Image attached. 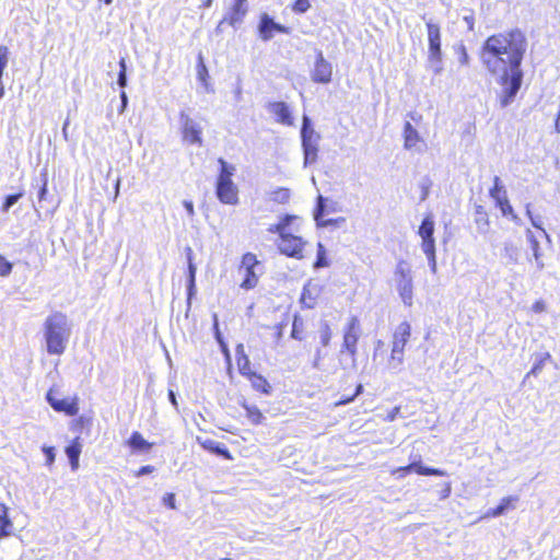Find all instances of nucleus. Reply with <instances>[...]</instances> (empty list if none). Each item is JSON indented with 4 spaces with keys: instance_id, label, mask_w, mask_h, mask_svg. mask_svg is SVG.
I'll return each mask as SVG.
<instances>
[{
    "instance_id": "16",
    "label": "nucleus",
    "mask_w": 560,
    "mask_h": 560,
    "mask_svg": "<svg viewBox=\"0 0 560 560\" xmlns=\"http://www.w3.org/2000/svg\"><path fill=\"white\" fill-rule=\"evenodd\" d=\"M269 112L275 116L277 122L284 126H292L294 122L290 107L287 103L278 101L268 104Z\"/></svg>"
},
{
    "instance_id": "13",
    "label": "nucleus",
    "mask_w": 560,
    "mask_h": 560,
    "mask_svg": "<svg viewBox=\"0 0 560 560\" xmlns=\"http://www.w3.org/2000/svg\"><path fill=\"white\" fill-rule=\"evenodd\" d=\"M425 26L428 32L429 59L432 62L440 63L442 61L441 28L438 24L432 22H428Z\"/></svg>"
},
{
    "instance_id": "22",
    "label": "nucleus",
    "mask_w": 560,
    "mask_h": 560,
    "mask_svg": "<svg viewBox=\"0 0 560 560\" xmlns=\"http://www.w3.org/2000/svg\"><path fill=\"white\" fill-rule=\"evenodd\" d=\"M82 452L80 438H74L67 446L66 454L69 458L71 469L75 471L79 468V458Z\"/></svg>"
},
{
    "instance_id": "24",
    "label": "nucleus",
    "mask_w": 560,
    "mask_h": 560,
    "mask_svg": "<svg viewBox=\"0 0 560 560\" xmlns=\"http://www.w3.org/2000/svg\"><path fill=\"white\" fill-rule=\"evenodd\" d=\"M13 522L9 515V508L0 503V540L13 534Z\"/></svg>"
},
{
    "instance_id": "27",
    "label": "nucleus",
    "mask_w": 560,
    "mask_h": 560,
    "mask_svg": "<svg viewBox=\"0 0 560 560\" xmlns=\"http://www.w3.org/2000/svg\"><path fill=\"white\" fill-rule=\"evenodd\" d=\"M241 406L245 410L246 417L252 424L259 425L264 422L265 417L257 406L250 405L246 401H243Z\"/></svg>"
},
{
    "instance_id": "38",
    "label": "nucleus",
    "mask_w": 560,
    "mask_h": 560,
    "mask_svg": "<svg viewBox=\"0 0 560 560\" xmlns=\"http://www.w3.org/2000/svg\"><path fill=\"white\" fill-rule=\"evenodd\" d=\"M290 199V190L288 188H278L272 191V200L279 203H287Z\"/></svg>"
},
{
    "instance_id": "57",
    "label": "nucleus",
    "mask_w": 560,
    "mask_h": 560,
    "mask_svg": "<svg viewBox=\"0 0 560 560\" xmlns=\"http://www.w3.org/2000/svg\"><path fill=\"white\" fill-rule=\"evenodd\" d=\"M277 329H278V337H280V336H281V334H282L283 324H279V325H277Z\"/></svg>"
},
{
    "instance_id": "20",
    "label": "nucleus",
    "mask_w": 560,
    "mask_h": 560,
    "mask_svg": "<svg viewBox=\"0 0 560 560\" xmlns=\"http://www.w3.org/2000/svg\"><path fill=\"white\" fill-rule=\"evenodd\" d=\"M404 148L407 150H411L417 148L420 143H422V139L417 131V129L409 122H405L404 125Z\"/></svg>"
},
{
    "instance_id": "2",
    "label": "nucleus",
    "mask_w": 560,
    "mask_h": 560,
    "mask_svg": "<svg viewBox=\"0 0 560 560\" xmlns=\"http://www.w3.org/2000/svg\"><path fill=\"white\" fill-rule=\"evenodd\" d=\"M296 220H299V217L295 214H284L277 223L268 228V232L278 234L279 241L277 246L282 255L290 258L303 259L306 242L298 233V229L291 226Z\"/></svg>"
},
{
    "instance_id": "52",
    "label": "nucleus",
    "mask_w": 560,
    "mask_h": 560,
    "mask_svg": "<svg viewBox=\"0 0 560 560\" xmlns=\"http://www.w3.org/2000/svg\"><path fill=\"white\" fill-rule=\"evenodd\" d=\"M198 75H199V79L202 80V81H205L206 77L208 75L207 67L202 62L201 58H200V62L198 65Z\"/></svg>"
},
{
    "instance_id": "8",
    "label": "nucleus",
    "mask_w": 560,
    "mask_h": 560,
    "mask_svg": "<svg viewBox=\"0 0 560 560\" xmlns=\"http://www.w3.org/2000/svg\"><path fill=\"white\" fill-rule=\"evenodd\" d=\"M434 220L431 214L423 218L418 234L421 237V248L425 254L428 260L435 265V240H434Z\"/></svg>"
},
{
    "instance_id": "7",
    "label": "nucleus",
    "mask_w": 560,
    "mask_h": 560,
    "mask_svg": "<svg viewBox=\"0 0 560 560\" xmlns=\"http://www.w3.org/2000/svg\"><path fill=\"white\" fill-rule=\"evenodd\" d=\"M396 290L402 303L410 307L413 304V283L411 269L405 260L397 262L395 271Z\"/></svg>"
},
{
    "instance_id": "46",
    "label": "nucleus",
    "mask_w": 560,
    "mask_h": 560,
    "mask_svg": "<svg viewBox=\"0 0 560 560\" xmlns=\"http://www.w3.org/2000/svg\"><path fill=\"white\" fill-rule=\"evenodd\" d=\"M43 452L46 456V464L51 466L55 462V448L52 446H44Z\"/></svg>"
},
{
    "instance_id": "47",
    "label": "nucleus",
    "mask_w": 560,
    "mask_h": 560,
    "mask_svg": "<svg viewBox=\"0 0 560 560\" xmlns=\"http://www.w3.org/2000/svg\"><path fill=\"white\" fill-rule=\"evenodd\" d=\"M48 192V179L46 174H44L43 183L38 191V201H43L46 199V195Z\"/></svg>"
},
{
    "instance_id": "4",
    "label": "nucleus",
    "mask_w": 560,
    "mask_h": 560,
    "mask_svg": "<svg viewBox=\"0 0 560 560\" xmlns=\"http://www.w3.org/2000/svg\"><path fill=\"white\" fill-rule=\"evenodd\" d=\"M220 165L215 184V195L220 202L234 206L238 202V188L233 183L235 167L228 164L222 158L218 159Z\"/></svg>"
},
{
    "instance_id": "12",
    "label": "nucleus",
    "mask_w": 560,
    "mask_h": 560,
    "mask_svg": "<svg viewBox=\"0 0 560 560\" xmlns=\"http://www.w3.org/2000/svg\"><path fill=\"white\" fill-rule=\"evenodd\" d=\"M311 79L315 83L328 84L332 79V67L324 57L323 51H317Z\"/></svg>"
},
{
    "instance_id": "35",
    "label": "nucleus",
    "mask_w": 560,
    "mask_h": 560,
    "mask_svg": "<svg viewBox=\"0 0 560 560\" xmlns=\"http://www.w3.org/2000/svg\"><path fill=\"white\" fill-rule=\"evenodd\" d=\"M551 360V354L549 352H545L540 354L536 362L534 363L533 368L528 372V375H537L540 373V371L544 369L545 364Z\"/></svg>"
},
{
    "instance_id": "30",
    "label": "nucleus",
    "mask_w": 560,
    "mask_h": 560,
    "mask_svg": "<svg viewBox=\"0 0 560 560\" xmlns=\"http://www.w3.org/2000/svg\"><path fill=\"white\" fill-rule=\"evenodd\" d=\"M302 142H317V135L314 129L311 127V122L307 116L303 117V126L301 130Z\"/></svg>"
},
{
    "instance_id": "43",
    "label": "nucleus",
    "mask_w": 560,
    "mask_h": 560,
    "mask_svg": "<svg viewBox=\"0 0 560 560\" xmlns=\"http://www.w3.org/2000/svg\"><path fill=\"white\" fill-rule=\"evenodd\" d=\"M13 265L0 255V277H7L11 273Z\"/></svg>"
},
{
    "instance_id": "45",
    "label": "nucleus",
    "mask_w": 560,
    "mask_h": 560,
    "mask_svg": "<svg viewBox=\"0 0 560 560\" xmlns=\"http://www.w3.org/2000/svg\"><path fill=\"white\" fill-rule=\"evenodd\" d=\"M214 328H215V332H217V338L222 347V352L224 353L226 360L230 361V350H229L228 346L221 339L220 331L218 328V319H217L215 315H214Z\"/></svg>"
},
{
    "instance_id": "19",
    "label": "nucleus",
    "mask_w": 560,
    "mask_h": 560,
    "mask_svg": "<svg viewBox=\"0 0 560 560\" xmlns=\"http://www.w3.org/2000/svg\"><path fill=\"white\" fill-rule=\"evenodd\" d=\"M245 378L250 383L252 388L261 394V395H270L273 390L272 385L269 381L260 373L253 371L245 376Z\"/></svg>"
},
{
    "instance_id": "39",
    "label": "nucleus",
    "mask_w": 560,
    "mask_h": 560,
    "mask_svg": "<svg viewBox=\"0 0 560 560\" xmlns=\"http://www.w3.org/2000/svg\"><path fill=\"white\" fill-rule=\"evenodd\" d=\"M23 196V191H20V192H16V194H12V195H8L2 205H1V211L2 212H7L9 211V209L20 199L22 198Z\"/></svg>"
},
{
    "instance_id": "31",
    "label": "nucleus",
    "mask_w": 560,
    "mask_h": 560,
    "mask_svg": "<svg viewBox=\"0 0 560 560\" xmlns=\"http://www.w3.org/2000/svg\"><path fill=\"white\" fill-rule=\"evenodd\" d=\"M291 337L296 340H303L305 338L304 323L299 315H294L292 322Z\"/></svg>"
},
{
    "instance_id": "56",
    "label": "nucleus",
    "mask_w": 560,
    "mask_h": 560,
    "mask_svg": "<svg viewBox=\"0 0 560 560\" xmlns=\"http://www.w3.org/2000/svg\"><path fill=\"white\" fill-rule=\"evenodd\" d=\"M120 97H121V101H122V105L125 106L126 103H127V95H126V93L124 91L120 93Z\"/></svg>"
},
{
    "instance_id": "21",
    "label": "nucleus",
    "mask_w": 560,
    "mask_h": 560,
    "mask_svg": "<svg viewBox=\"0 0 560 560\" xmlns=\"http://www.w3.org/2000/svg\"><path fill=\"white\" fill-rule=\"evenodd\" d=\"M235 352V360L238 372L242 376L245 377L247 374L254 371L252 369L250 360L246 354L244 346L242 343L236 346Z\"/></svg>"
},
{
    "instance_id": "3",
    "label": "nucleus",
    "mask_w": 560,
    "mask_h": 560,
    "mask_svg": "<svg viewBox=\"0 0 560 560\" xmlns=\"http://www.w3.org/2000/svg\"><path fill=\"white\" fill-rule=\"evenodd\" d=\"M45 340L49 354L60 355L65 352L69 337L67 316L56 312L45 322Z\"/></svg>"
},
{
    "instance_id": "18",
    "label": "nucleus",
    "mask_w": 560,
    "mask_h": 560,
    "mask_svg": "<svg viewBox=\"0 0 560 560\" xmlns=\"http://www.w3.org/2000/svg\"><path fill=\"white\" fill-rule=\"evenodd\" d=\"M125 443L133 454L148 453L154 445V443L147 441L139 431H133Z\"/></svg>"
},
{
    "instance_id": "14",
    "label": "nucleus",
    "mask_w": 560,
    "mask_h": 560,
    "mask_svg": "<svg viewBox=\"0 0 560 560\" xmlns=\"http://www.w3.org/2000/svg\"><path fill=\"white\" fill-rule=\"evenodd\" d=\"M411 470L417 472L421 476H438V477H444L446 476V471L433 468V467H424L420 463H410L406 466H400L392 469L390 474L393 476H396L398 478L406 477Z\"/></svg>"
},
{
    "instance_id": "61",
    "label": "nucleus",
    "mask_w": 560,
    "mask_h": 560,
    "mask_svg": "<svg viewBox=\"0 0 560 560\" xmlns=\"http://www.w3.org/2000/svg\"><path fill=\"white\" fill-rule=\"evenodd\" d=\"M220 560H232V559H229V558H222V559H220Z\"/></svg>"
},
{
    "instance_id": "48",
    "label": "nucleus",
    "mask_w": 560,
    "mask_h": 560,
    "mask_svg": "<svg viewBox=\"0 0 560 560\" xmlns=\"http://www.w3.org/2000/svg\"><path fill=\"white\" fill-rule=\"evenodd\" d=\"M547 310V305H546V302L544 300H536L533 304H532V311L536 314H539V313H544L546 312Z\"/></svg>"
},
{
    "instance_id": "51",
    "label": "nucleus",
    "mask_w": 560,
    "mask_h": 560,
    "mask_svg": "<svg viewBox=\"0 0 560 560\" xmlns=\"http://www.w3.org/2000/svg\"><path fill=\"white\" fill-rule=\"evenodd\" d=\"M154 471V467L151 465H145L140 467L138 470L133 472L135 477H141L143 475H148Z\"/></svg>"
},
{
    "instance_id": "26",
    "label": "nucleus",
    "mask_w": 560,
    "mask_h": 560,
    "mask_svg": "<svg viewBox=\"0 0 560 560\" xmlns=\"http://www.w3.org/2000/svg\"><path fill=\"white\" fill-rule=\"evenodd\" d=\"M200 445L203 450L208 451L209 453L219 455L228 460L233 459L231 452L223 444L217 443L215 441L212 440H206L201 442Z\"/></svg>"
},
{
    "instance_id": "6",
    "label": "nucleus",
    "mask_w": 560,
    "mask_h": 560,
    "mask_svg": "<svg viewBox=\"0 0 560 560\" xmlns=\"http://www.w3.org/2000/svg\"><path fill=\"white\" fill-rule=\"evenodd\" d=\"M411 337V326L408 322H401L393 332L392 349L388 358L390 368H397L402 364L405 348Z\"/></svg>"
},
{
    "instance_id": "59",
    "label": "nucleus",
    "mask_w": 560,
    "mask_h": 560,
    "mask_svg": "<svg viewBox=\"0 0 560 560\" xmlns=\"http://www.w3.org/2000/svg\"><path fill=\"white\" fill-rule=\"evenodd\" d=\"M170 397H171L172 402L175 404L176 400H175V395L173 392H170Z\"/></svg>"
},
{
    "instance_id": "23",
    "label": "nucleus",
    "mask_w": 560,
    "mask_h": 560,
    "mask_svg": "<svg viewBox=\"0 0 560 560\" xmlns=\"http://www.w3.org/2000/svg\"><path fill=\"white\" fill-rule=\"evenodd\" d=\"M517 501H518V497H516V495L505 497V498L501 499L500 503L495 508L489 509L486 512L485 517L490 518V517L500 516V515L504 514L509 509H513Z\"/></svg>"
},
{
    "instance_id": "42",
    "label": "nucleus",
    "mask_w": 560,
    "mask_h": 560,
    "mask_svg": "<svg viewBox=\"0 0 560 560\" xmlns=\"http://www.w3.org/2000/svg\"><path fill=\"white\" fill-rule=\"evenodd\" d=\"M119 73H118V84L120 88H125L127 84V77H126V61L124 58L119 60Z\"/></svg>"
},
{
    "instance_id": "54",
    "label": "nucleus",
    "mask_w": 560,
    "mask_h": 560,
    "mask_svg": "<svg viewBox=\"0 0 560 560\" xmlns=\"http://www.w3.org/2000/svg\"><path fill=\"white\" fill-rule=\"evenodd\" d=\"M555 131L560 133V110L556 114L555 117Z\"/></svg>"
},
{
    "instance_id": "53",
    "label": "nucleus",
    "mask_w": 560,
    "mask_h": 560,
    "mask_svg": "<svg viewBox=\"0 0 560 560\" xmlns=\"http://www.w3.org/2000/svg\"><path fill=\"white\" fill-rule=\"evenodd\" d=\"M399 413H400V406H396L388 412V415L386 416V420L394 421Z\"/></svg>"
},
{
    "instance_id": "40",
    "label": "nucleus",
    "mask_w": 560,
    "mask_h": 560,
    "mask_svg": "<svg viewBox=\"0 0 560 560\" xmlns=\"http://www.w3.org/2000/svg\"><path fill=\"white\" fill-rule=\"evenodd\" d=\"M332 337V331L329 324L324 323L320 327V343L323 346H328Z\"/></svg>"
},
{
    "instance_id": "25",
    "label": "nucleus",
    "mask_w": 560,
    "mask_h": 560,
    "mask_svg": "<svg viewBox=\"0 0 560 560\" xmlns=\"http://www.w3.org/2000/svg\"><path fill=\"white\" fill-rule=\"evenodd\" d=\"M318 296V289L315 284L307 282L302 290L300 301L304 307L315 306Z\"/></svg>"
},
{
    "instance_id": "49",
    "label": "nucleus",
    "mask_w": 560,
    "mask_h": 560,
    "mask_svg": "<svg viewBox=\"0 0 560 560\" xmlns=\"http://www.w3.org/2000/svg\"><path fill=\"white\" fill-rule=\"evenodd\" d=\"M163 503L168 508V509H176V503H175V494L172 493V492H168L166 493L164 497H163Z\"/></svg>"
},
{
    "instance_id": "32",
    "label": "nucleus",
    "mask_w": 560,
    "mask_h": 560,
    "mask_svg": "<svg viewBox=\"0 0 560 560\" xmlns=\"http://www.w3.org/2000/svg\"><path fill=\"white\" fill-rule=\"evenodd\" d=\"M363 392L362 384H357L353 392L351 394H342L340 398L335 401V407L347 405L351 401H353L361 393Z\"/></svg>"
},
{
    "instance_id": "1",
    "label": "nucleus",
    "mask_w": 560,
    "mask_h": 560,
    "mask_svg": "<svg viewBox=\"0 0 560 560\" xmlns=\"http://www.w3.org/2000/svg\"><path fill=\"white\" fill-rule=\"evenodd\" d=\"M527 46L525 33L516 27L488 36L481 46L482 65L491 74H500L503 86L502 105H508L521 88V65Z\"/></svg>"
},
{
    "instance_id": "37",
    "label": "nucleus",
    "mask_w": 560,
    "mask_h": 560,
    "mask_svg": "<svg viewBox=\"0 0 560 560\" xmlns=\"http://www.w3.org/2000/svg\"><path fill=\"white\" fill-rule=\"evenodd\" d=\"M311 9V0H294L291 4V10L295 14H303Z\"/></svg>"
},
{
    "instance_id": "34",
    "label": "nucleus",
    "mask_w": 560,
    "mask_h": 560,
    "mask_svg": "<svg viewBox=\"0 0 560 560\" xmlns=\"http://www.w3.org/2000/svg\"><path fill=\"white\" fill-rule=\"evenodd\" d=\"M304 150L305 163L315 162L317 158V142H302Z\"/></svg>"
},
{
    "instance_id": "44",
    "label": "nucleus",
    "mask_w": 560,
    "mask_h": 560,
    "mask_svg": "<svg viewBox=\"0 0 560 560\" xmlns=\"http://www.w3.org/2000/svg\"><path fill=\"white\" fill-rule=\"evenodd\" d=\"M497 206L500 208L501 212L504 214V215H508V214H512L513 212V208L512 206L510 205V201L508 199V197L505 198H502L498 201H495Z\"/></svg>"
},
{
    "instance_id": "10",
    "label": "nucleus",
    "mask_w": 560,
    "mask_h": 560,
    "mask_svg": "<svg viewBox=\"0 0 560 560\" xmlns=\"http://www.w3.org/2000/svg\"><path fill=\"white\" fill-rule=\"evenodd\" d=\"M360 337V320L358 317L352 316L349 318L342 337L341 351L347 352L352 360H355L358 354V341Z\"/></svg>"
},
{
    "instance_id": "55",
    "label": "nucleus",
    "mask_w": 560,
    "mask_h": 560,
    "mask_svg": "<svg viewBox=\"0 0 560 560\" xmlns=\"http://www.w3.org/2000/svg\"><path fill=\"white\" fill-rule=\"evenodd\" d=\"M184 205H185V208L187 209L188 213L190 215H192L194 214V205H192V202L191 201H185Z\"/></svg>"
},
{
    "instance_id": "36",
    "label": "nucleus",
    "mask_w": 560,
    "mask_h": 560,
    "mask_svg": "<svg viewBox=\"0 0 560 560\" xmlns=\"http://www.w3.org/2000/svg\"><path fill=\"white\" fill-rule=\"evenodd\" d=\"M475 215L476 223L481 224L482 226L489 225L488 212L483 206L478 205L475 207Z\"/></svg>"
},
{
    "instance_id": "15",
    "label": "nucleus",
    "mask_w": 560,
    "mask_h": 560,
    "mask_svg": "<svg viewBox=\"0 0 560 560\" xmlns=\"http://www.w3.org/2000/svg\"><path fill=\"white\" fill-rule=\"evenodd\" d=\"M247 12V0H233L228 13L221 20V24L226 23L231 26H235L243 22Z\"/></svg>"
},
{
    "instance_id": "17",
    "label": "nucleus",
    "mask_w": 560,
    "mask_h": 560,
    "mask_svg": "<svg viewBox=\"0 0 560 560\" xmlns=\"http://www.w3.org/2000/svg\"><path fill=\"white\" fill-rule=\"evenodd\" d=\"M182 136L183 140L189 144H202L201 128L189 118L183 125Z\"/></svg>"
},
{
    "instance_id": "5",
    "label": "nucleus",
    "mask_w": 560,
    "mask_h": 560,
    "mask_svg": "<svg viewBox=\"0 0 560 560\" xmlns=\"http://www.w3.org/2000/svg\"><path fill=\"white\" fill-rule=\"evenodd\" d=\"M261 269V261L254 253L247 252L243 254L237 266V272L242 277L240 288L246 291L255 289L259 283V277L262 273Z\"/></svg>"
},
{
    "instance_id": "9",
    "label": "nucleus",
    "mask_w": 560,
    "mask_h": 560,
    "mask_svg": "<svg viewBox=\"0 0 560 560\" xmlns=\"http://www.w3.org/2000/svg\"><path fill=\"white\" fill-rule=\"evenodd\" d=\"M46 400L56 412L68 417H75L79 413V397L77 395L68 398H58L57 390L50 388L46 394Z\"/></svg>"
},
{
    "instance_id": "60",
    "label": "nucleus",
    "mask_w": 560,
    "mask_h": 560,
    "mask_svg": "<svg viewBox=\"0 0 560 560\" xmlns=\"http://www.w3.org/2000/svg\"><path fill=\"white\" fill-rule=\"evenodd\" d=\"M318 201H319V210L322 211V209H323V197L322 196L318 197Z\"/></svg>"
},
{
    "instance_id": "11",
    "label": "nucleus",
    "mask_w": 560,
    "mask_h": 560,
    "mask_svg": "<svg viewBox=\"0 0 560 560\" xmlns=\"http://www.w3.org/2000/svg\"><path fill=\"white\" fill-rule=\"evenodd\" d=\"M257 32L261 40L268 42L276 34H290L291 28L289 26L276 22L267 13H261L257 25Z\"/></svg>"
},
{
    "instance_id": "50",
    "label": "nucleus",
    "mask_w": 560,
    "mask_h": 560,
    "mask_svg": "<svg viewBox=\"0 0 560 560\" xmlns=\"http://www.w3.org/2000/svg\"><path fill=\"white\" fill-rule=\"evenodd\" d=\"M458 58L462 65L467 66L469 63V56L467 49L464 46H460L458 49Z\"/></svg>"
},
{
    "instance_id": "58",
    "label": "nucleus",
    "mask_w": 560,
    "mask_h": 560,
    "mask_svg": "<svg viewBox=\"0 0 560 560\" xmlns=\"http://www.w3.org/2000/svg\"><path fill=\"white\" fill-rule=\"evenodd\" d=\"M211 4H212V0H205V2H203V4H202V5H203V7H206V8H208V7H210Z\"/></svg>"
},
{
    "instance_id": "33",
    "label": "nucleus",
    "mask_w": 560,
    "mask_h": 560,
    "mask_svg": "<svg viewBox=\"0 0 560 560\" xmlns=\"http://www.w3.org/2000/svg\"><path fill=\"white\" fill-rule=\"evenodd\" d=\"M489 195L495 200H500L502 198H505L508 197L506 195V190L504 188V186L502 185L500 178L498 176H495L493 178V186L490 188L489 190Z\"/></svg>"
},
{
    "instance_id": "28",
    "label": "nucleus",
    "mask_w": 560,
    "mask_h": 560,
    "mask_svg": "<svg viewBox=\"0 0 560 560\" xmlns=\"http://www.w3.org/2000/svg\"><path fill=\"white\" fill-rule=\"evenodd\" d=\"M92 425V417L80 416L71 421L70 429L73 432L82 433L83 431L89 432Z\"/></svg>"
},
{
    "instance_id": "29",
    "label": "nucleus",
    "mask_w": 560,
    "mask_h": 560,
    "mask_svg": "<svg viewBox=\"0 0 560 560\" xmlns=\"http://www.w3.org/2000/svg\"><path fill=\"white\" fill-rule=\"evenodd\" d=\"M185 252H186L187 264H188V273H189L188 290H189V295H190L195 289L196 266L192 261V256H194L192 249L190 247H186Z\"/></svg>"
},
{
    "instance_id": "41",
    "label": "nucleus",
    "mask_w": 560,
    "mask_h": 560,
    "mask_svg": "<svg viewBox=\"0 0 560 560\" xmlns=\"http://www.w3.org/2000/svg\"><path fill=\"white\" fill-rule=\"evenodd\" d=\"M327 265L326 258H325V248L322 243H318V253L317 258L314 262L315 268L325 267Z\"/></svg>"
}]
</instances>
